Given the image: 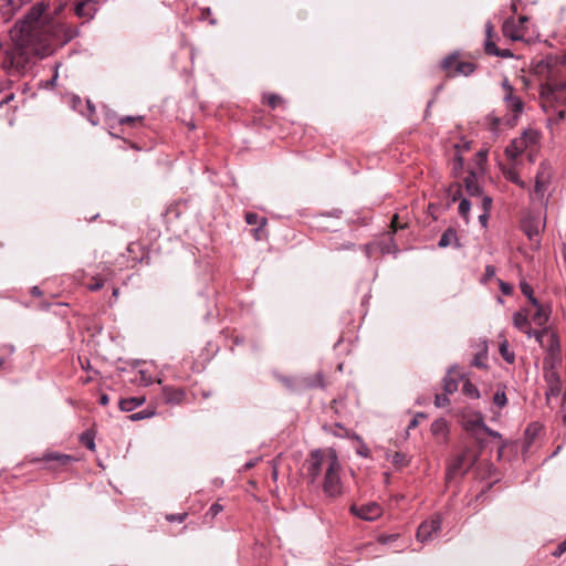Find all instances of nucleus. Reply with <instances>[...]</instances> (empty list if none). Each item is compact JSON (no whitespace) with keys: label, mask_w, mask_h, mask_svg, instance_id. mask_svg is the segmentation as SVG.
I'll use <instances>...</instances> for the list:
<instances>
[{"label":"nucleus","mask_w":566,"mask_h":566,"mask_svg":"<svg viewBox=\"0 0 566 566\" xmlns=\"http://www.w3.org/2000/svg\"><path fill=\"white\" fill-rule=\"evenodd\" d=\"M281 381L286 386V388L294 390V381L287 377H281Z\"/></svg>","instance_id":"49"},{"label":"nucleus","mask_w":566,"mask_h":566,"mask_svg":"<svg viewBox=\"0 0 566 566\" xmlns=\"http://www.w3.org/2000/svg\"><path fill=\"white\" fill-rule=\"evenodd\" d=\"M24 4V0H0V14L8 21Z\"/></svg>","instance_id":"14"},{"label":"nucleus","mask_w":566,"mask_h":566,"mask_svg":"<svg viewBox=\"0 0 566 566\" xmlns=\"http://www.w3.org/2000/svg\"><path fill=\"white\" fill-rule=\"evenodd\" d=\"M350 511L353 514L365 521H375L382 514L381 507L375 502H370L360 506L353 505Z\"/></svg>","instance_id":"10"},{"label":"nucleus","mask_w":566,"mask_h":566,"mask_svg":"<svg viewBox=\"0 0 566 566\" xmlns=\"http://www.w3.org/2000/svg\"><path fill=\"white\" fill-rule=\"evenodd\" d=\"M484 50H485L486 54L495 56L499 54L500 49H497L495 42L491 38V39L485 40Z\"/></svg>","instance_id":"32"},{"label":"nucleus","mask_w":566,"mask_h":566,"mask_svg":"<svg viewBox=\"0 0 566 566\" xmlns=\"http://www.w3.org/2000/svg\"><path fill=\"white\" fill-rule=\"evenodd\" d=\"M502 87L503 90L505 91V93H513L514 92V88L513 86L510 84L509 80L507 78H504L503 82H502Z\"/></svg>","instance_id":"48"},{"label":"nucleus","mask_w":566,"mask_h":566,"mask_svg":"<svg viewBox=\"0 0 566 566\" xmlns=\"http://www.w3.org/2000/svg\"><path fill=\"white\" fill-rule=\"evenodd\" d=\"M503 174L505 176V178L507 180H510L511 182H514L515 185L520 186L521 188H524L525 187V182L523 180H521L516 169L514 166L512 167H504L503 168Z\"/></svg>","instance_id":"22"},{"label":"nucleus","mask_w":566,"mask_h":566,"mask_svg":"<svg viewBox=\"0 0 566 566\" xmlns=\"http://www.w3.org/2000/svg\"><path fill=\"white\" fill-rule=\"evenodd\" d=\"M457 241H458V237H457V232H455V230H454V229H452V228H449V229H447V230L442 233V235H441V238H440V240H439V242H438V245H439L440 248H447V247H449L452 242H457Z\"/></svg>","instance_id":"20"},{"label":"nucleus","mask_w":566,"mask_h":566,"mask_svg":"<svg viewBox=\"0 0 566 566\" xmlns=\"http://www.w3.org/2000/svg\"><path fill=\"white\" fill-rule=\"evenodd\" d=\"M94 282L91 283L87 289L92 292L98 291L104 286V280L98 277H93Z\"/></svg>","instance_id":"42"},{"label":"nucleus","mask_w":566,"mask_h":566,"mask_svg":"<svg viewBox=\"0 0 566 566\" xmlns=\"http://www.w3.org/2000/svg\"><path fill=\"white\" fill-rule=\"evenodd\" d=\"M305 470L311 484H318L323 475L322 488L327 496L336 497L342 494V465L333 448L312 451L305 461Z\"/></svg>","instance_id":"2"},{"label":"nucleus","mask_w":566,"mask_h":566,"mask_svg":"<svg viewBox=\"0 0 566 566\" xmlns=\"http://www.w3.org/2000/svg\"><path fill=\"white\" fill-rule=\"evenodd\" d=\"M245 221H247L248 224H259L256 231L261 230L266 224V219L265 218H260L254 212H248L245 214Z\"/></svg>","instance_id":"27"},{"label":"nucleus","mask_w":566,"mask_h":566,"mask_svg":"<svg viewBox=\"0 0 566 566\" xmlns=\"http://www.w3.org/2000/svg\"><path fill=\"white\" fill-rule=\"evenodd\" d=\"M41 460L46 463H52L48 465L49 469L56 470L69 465L72 461H74V458L72 455L60 452H46L43 454Z\"/></svg>","instance_id":"11"},{"label":"nucleus","mask_w":566,"mask_h":566,"mask_svg":"<svg viewBox=\"0 0 566 566\" xmlns=\"http://www.w3.org/2000/svg\"><path fill=\"white\" fill-rule=\"evenodd\" d=\"M462 392L471 399H479L481 397L480 390L470 380L464 381Z\"/></svg>","instance_id":"25"},{"label":"nucleus","mask_w":566,"mask_h":566,"mask_svg":"<svg viewBox=\"0 0 566 566\" xmlns=\"http://www.w3.org/2000/svg\"><path fill=\"white\" fill-rule=\"evenodd\" d=\"M391 224H392V227H394L395 229H397V228H402V226H399V224H398V216H397V214H396V216H394L392 221H391Z\"/></svg>","instance_id":"61"},{"label":"nucleus","mask_w":566,"mask_h":566,"mask_svg":"<svg viewBox=\"0 0 566 566\" xmlns=\"http://www.w3.org/2000/svg\"><path fill=\"white\" fill-rule=\"evenodd\" d=\"M526 21H527V17L522 15V17L518 18V21H516V22H517V24H520L524 29V24H525Z\"/></svg>","instance_id":"60"},{"label":"nucleus","mask_w":566,"mask_h":566,"mask_svg":"<svg viewBox=\"0 0 566 566\" xmlns=\"http://www.w3.org/2000/svg\"><path fill=\"white\" fill-rule=\"evenodd\" d=\"M417 424H418V420H417V418H413V419L410 421V423H409V426H408V429L415 428V427H417Z\"/></svg>","instance_id":"64"},{"label":"nucleus","mask_w":566,"mask_h":566,"mask_svg":"<svg viewBox=\"0 0 566 566\" xmlns=\"http://www.w3.org/2000/svg\"><path fill=\"white\" fill-rule=\"evenodd\" d=\"M538 134L536 130H524L520 137L514 138L505 148L506 157L513 163H515L526 148H528L531 145L536 144Z\"/></svg>","instance_id":"6"},{"label":"nucleus","mask_w":566,"mask_h":566,"mask_svg":"<svg viewBox=\"0 0 566 566\" xmlns=\"http://www.w3.org/2000/svg\"><path fill=\"white\" fill-rule=\"evenodd\" d=\"M534 306L536 307V312L533 314L532 321L537 326H545L549 318L548 311L545 307H543L539 303H538V305H534Z\"/></svg>","instance_id":"19"},{"label":"nucleus","mask_w":566,"mask_h":566,"mask_svg":"<svg viewBox=\"0 0 566 566\" xmlns=\"http://www.w3.org/2000/svg\"><path fill=\"white\" fill-rule=\"evenodd\" d=\"M184 397L185 392L179 388L168 386L163 388V399L167 405H178L182 401Z\"/></svg>","instance_id":"15"},{"label":"nucleus","mask_w":566,"mask_h":566,"mask_svg":"<svg viewBox=\"0 0 566 566\" xmlns=\"http://www.w3.org/2000/svg\"><path fill=\"white\" fill-rule=\"evenodd\" d=\"M31 293L34 296H40L41 295V291H40V289L38 286L32 287Z\"/></svg>","instance_id":"62"},{"label":"nucleus","mask_w":566,"mask_h":566,"mask_svg":"<svg viewBox=\"0 0 566 566\" xmlns=\"http://www.w3.org/2000/svg\"><path fill=\"white\" fill-rule=\"evenodd\" d=\"M187 514L186 513H182V514H172V515H169L167 516V518L170 521V522H179L181 523L185 518H186Z\"/></svg>","instance_id":"46"},{"label":"nucleus","mask_w":566,"mask_h":566,"mask_svg":"<svg viewBox=\"0 0 566 566\" xmlns=\"http://www.w3.org/2000/svg\"><path fill=\"white\" fill-rule=\"evenodd\" d=\"M496 56L511 57L513 54L510 50H499V54Z\"/></svg>","instance_id":"56"},{"label":"nucleus","mask_w":566,"mask_h":566,"mask_svg":"<svg viewBox=\"0 0 566 566\" xmlns=\"http://www.w3.org/2000/svg\"><path fill=\"white\" fill-rule=\"evenodd\" d=\"M470 209H471V202L468 199L462 198L460 200L458 211H459V214L464 219V221L467 223L469 222Z\"/></svg>","instance_id":"28"},{"label":"nucleus","mask_w":566,"mask_h":566,"mask_svg":"<svg viewBox=\"0 0 566 566\" xmlns=\"http://www.w3.org/2000/svg\"><path fill=\"white\" fill-rule=\"evenodd\" d=\"M441 66L449 76H468L475 71V64L472 62L460 61V55L457 52L444 57Z\"/></svg>","instance_id":"7"},{"label":"nucleus","mask_w":566,"mask_h":566,"mask_svg":"<svg viewBox=\"0 0 566 566\" xmlns=\"http://www.w3.org/2000/svg\"><path fill=\"white\" fill-rule=\"evenodd\" d=\"M145 401V398L139 397H130L124 398L119 401V408L122 411L129 412L142 406Z\"/></svg>","instance_id":"17"},{"label":"nucleus","mask_w":566,"mask_h":566,"mask_svg":"<svg viewBox=\"0 0 566 566\" xmlns=\"http://www.w3.org/2000/svg\"><path fill=\"white\" fill-rule=\"evenodd\" d=\"M464 187L469 196L479 197L482 193L481 187L476 181V175L474 171H470L464 178Z\"/></svg>","instance_id":"16"},{"label":"nucleus","mask_w":566,"mask_h":566,"mask_svg":"<svg viewBox=\"0 0 566 566\" xmlns=\"http://www.w3.org/2000/svg\"><path fill=\"white\" fill-rule=\"evenodd\" d=\"M450 400L448 398V394H438L434 397V406L437 408H442L449 405Z\"/></svg>","instance_id":"38"},{"label":"nucleus","mask_w":566,"mask_h":566,"mask_svg":"<svg viewBox=\"0 0 566 566\" xmlns=\"http://www.w3.org/2000/svg\"><path fill=\"white\" fill-rule=\"evenodd\" d=\"M485 359H486V353H479L476 354L472 359V366H475L478 368H484L485 367Z\"/></svg>","instance_id":"37"},{"label":"nucleus","mask_w":566,"mask_h":566,"mask_svg":"<svg viewBox=\"0 0 566 566\" xmlns=\"http://www.w3.org/2000/svg\"><path fill=\"white\" fill-rule=\"evenodd\" d=\"M546 227L545 217L541 214H528L522 221V230L530 241L535 243L536 248L539 247V234Z\"/></svg>","instance_id":"8"},{"label":"nucleus","mask_w":566,"mask_h":566,"mask_svg":"<svg viewBox=\"0 0 566 566\" xmlns=\"http://www.w3.org/2000/svg\"><path fill=\"white\" fill-rule=\"evenodd\" d=\"M81 442L90 450H94L95 449V442H94V438L93 436L90 433V432H84L82 436H81Z\"/></svg>","instance_id":"34"},{"label":"nucleus","mask_w":566,"mask_h":566,"mask_svg":"<svg viewBox=\"0 0 566 566\" xmlns=\"http://www.w3.org/2000/svg\"><path fill=\"white\" fill-rule=\"evenodd\" d=\"M566 551L563 548V546L559 544L556 548V551L553 553L554 556L559 557L563 553Z\"/></svg>","instance_id":"57"},{"label":"nucleus","mask_w":566,"mask_h":566,"mask_svg":"<svg viewBox=\"0 0 566 566\" xmlns=\"http://www.w3.org/2000/svg\"><path fill=\"white\" fill-rule=\"evenodd\" d=\"M493 403L500 409L504 408L507 405V398L505 394V387L502 385L497 386V389L493 396Z\"/></svg>","instance_id":"23"},{"label":"nucleus","mask_w":566,"mask_h":566,"mask_svg":"<svg viewBox=\"0 0 566 566\" xmlns=\"http://www.w3.org/2000/svg\"><path fill=\"white\" fill-rule=\"evenodd\" d=\"M223 510L219 503H213L207 512L208 516L216 517Z\"/></svg>","instance_id":"41"},{"label":"nucleus","mask_w":566,"mask_h":566,"mask_svg":"<svg viewBox=\"0 0 566 566\" xmlns=\"http://www.w3.org/2000/svg\"><path fill=\"white\" fill-rule=\"evenodd\" d=\"M14 94L11 93L9 95H7L1 102H0V107H3L4 105L9 104L10 102H12L14 99Z\"/></svg>","instance_id":"51"},{"label":"nucleus","mask_w":566,"mask_h":566,"mask_svg":"<svg viewBox=\"0 0 566 566\" xmlns=\"http://www.w3.org/2000/svg\"><path fill=\"white\" fill-rule=\"evenodd\" d=\"M503 101L505 103L506 109L511 114L504 116L503 118L497 116H490L489 119L493 130H497L502 124L507 127L515 126L517 118L523 113L524 104L518 96L514 95V93H504Z\"/></svg>","instance_id":"4"},{"label":"nucleus","mask_w":566,"mask_h":566,"mask_svg":"<svg viewBox=\"0 0 566 566\" xmlns=\"http://www.w3.org/2000/svg\"><path fill=\"white\" fill-rule=\"evenodd\" d=\"M483 431L490 436V437H493V438H497L500 437V433L497 431H494L492 430L491 428H489L486 424H485V428H483Z\"/></svg>","instance_id":"53"},{"label":"nucleus","mask_w":566,"mask_h":566,"mask_svg":"<svg viewBox=\"0 0 566 566\" xmlns=\"http://www.w3.org/2000/svg\"><path fill=\"white\" fill-rule=\"evenodd\" d=\"M154 415H155V411H153V410H142V411L130 415L129 418L133 421H137V420H142V419L150 418Z\"/></svg>","instance_id":"33"},{"label":"nucleus","mask_w":566,"mask_h":566,"mask_svg":"<svg viewBox=\"0 0 566 566\" xmlns=\"http://www.w3.org/2000/svg\"><path fill=\"white\" fill-rule=\"evenodd\" d=\"M500 354L502 356V358L509 363V364H513L514 360H515V355L512 350H510V345H509V342L506 339H504L503 342L500 343Z\"/></svg>","instance_id":"24"},{"label":"nucleus","mask_w":566,"mask_h":566,"mask_svg":"<svg viewBox=\"0 0 566 566\" xmlns=\"http://www.w3.org/2000/svg\"><path fill=\"white\" fill-rule=\"evenodd\" d=\"M440 530L441 518L439 516L432 517L420 524L417 531V538L421 543H427L432 541L433 537L440 532Z\"/></svg>","instance_id":"9"},{"label":"nucleus","mask_w":566,"mask_h":566,"mask_svg":"<svg viewBox=\"0 0 566 566\" xmlns=\"http://www.w3.org/2000/svg\"><path fill=\"white\" fill-rule=\"evenodd\" d=\"M485 33H486V39H491L493 36V25L491 22H486Z\"/></svg>","instance_id":"52"},{"label":"nucleus","mask_w":566,"mask_h":566,"mask_svg":"<svg viewBox=\"0 0 566 566\" xmlns=\"http://www.w3.org/2000/svg\"><path fill=\"white\" fill-rule=\"evenodd\" d=\"M488 219H489V213L488 212H483L482 214L479 216V221L480 223L483 226V227H486V223H488Z\"/></svg>","instance_id":"54"},{"label":"nucleus","mask_w":566,"mask_h":566,"mask_svg":"<svg viewBox=\"0 0 566 566\" xmlns=\"http://www.w3.org/2000/svg\"><path fill=\"white\" fill-rule=\"evenodd\" d=\"M134 120H136L135 117L126 116V117L120 118L119 123L120 124H125V123H130V122H134Z\"/></svg>","instance_id":"59"},{"label":"nucleus","mask_w":566,"mask_h":566,"mask_svg":"<svg viewBox=\"0 0 566 566\" xmlns=\"http://www.w3.org/2000/svg\"><path fill=\"white\" fill-rule=\"evenodd\" d=\"M500 290L505 295H510L513 291L512 286L503 281H500Z\"/></svg>","instance_id":"45"},{"label":"nucleus","mask_w":566,"mask_h":566,"mask_svg":"<svg viewBox=\"0 0 566 566\" xmlns=\"http://www.w3.org/2000/svg\"><path fill=\"white\" fill-rule=\"evenodd\" d=\"M458 389V381L450 378L449 376H446L443 378V390L446 394L450 395L457 391Z\"/></svg>","instance_id":"30"},{"label":"nucleus","mask_w":566,"mask_h":566,"mask_svg":"<svg viewBox=\"0 0 566 566\" xmlns=\"http://www.w3.org/2000/svg\"><path fill=\"white\" fill-rule=\"evenodd\" d=\"M397 538V535H389V536H381L379 538V541L382 543V544H387L388 542L390 541H395Z\"/></svg>","instance_id":"55"},{"label":"nucleus","mask_w":566,"mask_h":566,"mask_svg":"<svg viewBox=\"0 0 566 566\" xmlns=\"http://www.w3.org/2000/svg\"><path fill=\"white\" fill-rule=\"evenodd\" d=\"M513 325L515 328L524 333L527 337H534V332L531 328V323L528 319V311L522 310L513 315Z\"/></svg>","instance_id":"12"},{"label":"nucleus","mask_w":566,"mask_h":566,"mask_svg":"<svg viewBox=\"0 0 566 566\" xmlns=\"http://www.w3.org/2000/svg\"><path fill=\"white\" fill-rule=\"evenodd\" d=\"M83 9H84V4H83V3H80V4H77V6H76L75 11H76V13H77L78 15H81V14H82V12H83Z\"/></svg>","instance_id":"63"},{"label":"nucleus","mask_w":566,"mask_h":566,"mask_svg":"<svg viewBox=\"0 0 566 566\" xmlns=\"http://www.w3.org/2000/svg\"><path fill=\"white\" fill-rule=\"evenodd\" d=\"M463 459H464V455H460L459 458H457L453 463L451 464L450 469H449V473H455L458 472L459 470L462 469V462H463Z\"/></svg>","instance_id":"40"},{"label":"nucleus","mask_w":566,"mask_h":566,"mask_svg":"<svg viewBox=\"0 0 566 566\" xmlns=\"http://www.w3.org/2000/svg\"><path fill=\"white\" fill-rule=\"evenodd\" d=\"M534 338L546 352L545 367L554 369L560 363V345L557 335L549 328L543 327L541 331L534 332Z\"/></svg>","instance_id":"3"},{"label":"nucleus","mask_w":566,"mask_h":566,"mask_svg":"<svg viewBox=\"0 0 566 566\" xmlns=\"http://www.w3.org/2000/svg\"><path fill=\"white\" fill-rule=\"evenodd\" d=\"M463 159L461 156L458 155V151H455V156L452 163V169L454 175H458L463 169Z\"/></svg>","instance_id":"39"},{"label":"nucleus","mask_w":566,"mask_h":566,"mask_svg":"<svg viewBox=\"0 0 566 566\" xmlns=\"http://www.w3.org/2000/svg\"><path fill=\"white\" fill-rule=\"evenodd\" d=\"M448 431H449L448 422L443 418L437 419L431 423V433L437 438H439V437L446 438L448 434Z\"/></svg>","instance_id":"18"},{"label":"nucleus","mask_w":566,"mask_h":566,"mask_svg":"<svg viewBox=\"0 0 566 566\" xmlns=\"http://www.w3.org/2000/svg\"><path fill=\"white\" fill-rule=\"evenodd\" d=\"M485 428V422L481 415H478L475 418L470 419L465 422V429L468 431L483 430Z\"/></svg>","instance_id":"26"},{"label":"nucleus","mask_w":566,"mask_h":566,"mask_svg":"<svg viewBox=\"0 0 566 566\" xmlns=\"http://www.w3.org/2000/svg\"><path fill=\"white\" fill-rule=\"evenodd\" d=\"M448 192L449 196L451 197V201L455 202L461 198V186L459 184L452 185L450 186Z\"/></svg>","instance_id":"35"},{"label":"nucleus","mask_w":566,"mask_h":566,"mask_svg":"<svg viewBox=\"0 0 566 566\" xmlns=\"http://www.w3.org/2000/svg\"><path fill=\"white\" fill-rule=\"evenodd\" d=\"M553 169L547 161L541 163L537 174L535 176L534 189L531 192V200L533 202L538 201L539 203L547 207L548 203V188L552 181Z\"/></svg>","instance_id":"5"},{"label":"nucleus","mask_w":566,"mask_h":566,"mask_svg":"<svg viewBox=\"0 0 566 566\" xmlns=\"http://www.w3.org/2000/svg\"><path fill=\"white\" fill-rule=\"evenodd\" d=\"M494 275H495V268L492 266V265H488L485 268V277L489 280V279H491Z\"/></svg>","instance_id":"50"},{"label":"nucleus","mask_w":566,"mask_h":566,"mask_svg":"<svg viewBox=\"0 0 566 566\" xmlns=\"http://www.w3.org/2000/svg\"><path fill=\"white\" fill-rule=\"evenodd\" d=\"M281 97L276 94H271L269 95L268 97V104L272 107V108H275L277 106V104L281 102Z\"/></svg>","instance_id":"44"},{"label":"nucleus","mask_w":566,"mask_h":566,"mask_svg":"<svg viewBox=\"0 0 566 566\" xmlns=\"http://www.w3.org/2000/svg\"><path fill=\"white\" fill-rule=\"evenodd\" d=\"M565 90H566V81H560V82H557V83H554L551 85V94L555 98H558L557 94L562 93Z\"/></svg>","instance_id":"36"},{"label":"nucleus","mask_w":566,"mask_h":566,"mask_svg":"<svg viewBox=\"0 0 566 566\" xmlns=\"http://www.w3.org/2000/svg\"><path fill=\"white\" fill-rule=\"evenodd\" d=\"M483 210L488 212L492 206V199L488 196L482 198Z\"/></svg>","instance_id":"47"},{"label":"nucleus","mask_w":566,"mask_h":566,"mask_svg":"<svg viewBox=\"0 0 566 566\" xmlns=\"http://www.w3.org/2000/svg\"><path fill=\"white\" fill-rule=\"evenodd\" d=\"M315 386L323 387V379H322L321 374L316 375V381H310L308 379L304 378V379L300 380V382H298V387H303V388H310V387H315Z\"/></svg>","instance_id":"31"},{"label":"nucleus","mask_w":566,"mask_h":566,"mask_svg":"<svg viewBox=\"0 0 566 566\" xmlns=\"http://www.w3.org/2000/svg\"><path fill=\"white\" fill-rule=\"evenodd\" d=\"M140 379L139 382L144 386H148L153 382L151 376L146 370H139Z\"/></svg>","instance_id":"43"},{"label":"nucleus","mask_w":566,"mask_h":566,"mask_svg":"<svg viewBox=\"0 0 566 566\" xmlns=\"http://www.w3.org/2000/svg\"><path fill=\"white\" fill-rule=\"evenodd\" d=\"M43 2L35 3L28 13L10 29L12 44L4 50L2 69L9 75L25 71L33 55H51L77 35V31L63 21L51 17Z\"/></svg>","instance_id":"1"},{"label":"nucleus","mask_w":566,"mask_h":566,"mask_svg":"<svg viewBox=\"0 0 566 566\" xmlns=\"http://www.w3.org/2000/svg\"><path fill=\"white\" fill-rule=\"evenodd\" d=\"M502 31L504 36L513 41H520L524 38V29L513 18L504 21Z\"/></svg>","instance_id":"13"},{"label":"nucleus","mask_w":566,"mask_h":566,"mask_svg":"<svg viewBox=\"0 0 566 566\" xmlns=\"http://www.w3.org/2000/svg\"><path fill=\"white\" fill-rule=\"evenodd\" d=\"M387 458L389 459V455H387ZM390 461L392 463V465L396 468V469H401V468H405L409 464L410 460L408 458V455L403 452H395L391 457H390Z\"/></svg>","instance_id":"21"},{"label":"nucleus","mask_w":566,"mask_h":566,"mask_svg":"<svg viewBox=\"0 0 566 566\" xmlns=\"http://www.w3.org/2000/svg\"><path fill=\"white\" fill-rule=\"evenodd\" d=\"M522 293L530 300L533 305H538V301L534 297L532 286L526 282H521L520 284Z\"/></svg>","instance_id":"29"},{"label":"nucleus","mask_w":566,"mask_h":566,"mask_svg":"<svg viewBox=\"0 0 566 566\" xmlns=\"http://www.w3.org/2000/svg\"><path fill=\"white\" fill-rule=\"evenodd\" d=\"M108 401H109V398H108V396H107V395H105V394H104V395H102V396L99 397V403H101V405L106 406V405L108 403Z\"/></svg>","instance_id":"58"}]
</instances>
